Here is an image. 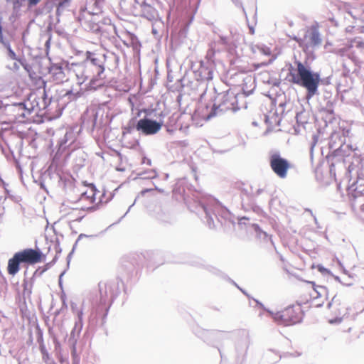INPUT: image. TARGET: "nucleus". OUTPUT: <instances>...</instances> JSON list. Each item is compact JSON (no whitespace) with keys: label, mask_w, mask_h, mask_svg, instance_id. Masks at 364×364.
Returning <instances> with one entry per match:
<instances>
[{"label":"nucleus","mask_w":364,"mask_h":364,"mask_svg":"<svg viewBox=\"0 0 364 364\" xmlns=\"http://www.w3.org/2000/svg\"><path fill=\"white\" fill-rule=\"evenodd\" d=\"M261 191H261L260 189H259V190L257 191L258 193H261Z\"/></svg>","instance_id":"nucleus-55"},{"label":"nucleus","mask_w":364,"mask_h":364,"mask_svg":"<svg viewBox=\"0 0 364 364\" xmlns=\"http://www.w3.org/2000/svg\"><path fill=\"white\" fill-rule=\"evenodd\" d=\"M148 191H149V189H146L143 192H148Z\"/></svg>","instance_id":"nucleus-52"},{"label":"nucleus","mask_w":364,"mask_h":364,"mask_svg":"<svg viewBox=\"0 0 364 364\" xmlns=\"http://www.w3.org/2000/svg\"><path fill=\"white\" fill-rule=\"evenodd\" d=\"M89 84L87 85L88 90H96L97 88L102 87L104 84V77L102 75H97L96 73H92Z\"/></svg>","instance_id":"nucleus-18"},{"label":"nucleus","mask_w":364,"mask_h":364,"mask_svg":"<svg viewBox=\"0 0 364 364\" xmlns=\"http://www.w3.org/2000/svg\"><path fill=\"white\" fill-rule=\"evenodd\" d=\"M357 46L364 53V42H358Z\"/></svg>","instance_id":"nucleus-41"},{"label":"nucleus","mask_w":364,"mask_h":364,"mask_svg":"<svg viewBox=\"0 0 364 364\" xmlns=\"http://www.w3.org/2000/svg\"><path fill=\"white\" fill-rule=\"evenodd\" d=\"M269 166L272 171L280 178H285L288 170L291 167L289 161L280 155L279 152L272 153L269 158Z\"/></svg>","instance_id":"nucleus-6"},{"label":"nucleus","mask_w":364,"mask_h":364,"mask_svg":"<svg viewBox=\"0 0 364 364\" xmlns=\"http://www.w3.org/2000/svg\"><path fill=\"white\" fill-rule=\"evenodd\" d=\"M254 82L255 80L250 76L245 78L244 84L242 85V91L245 96H249L252 93L254 89L255 88Z\"/></svg>","instance_id":"nucleus-21"},{"label":"nucleus","mask_w":364,"mask_h":364,"mask_svg":"<svg viewBox=\"0 0 364 364\" xmlns=\"http://www.w3.org/2000/svg\"><path fill=\"white\" fill-rule=\"evenodd\" d=\"M338 321L341 322V318H338Z\"/></svg>","instance_id":"nucleus-60"},{"label":"nucleus","mask_w":364,"mask_h":364,"mask_svg":"<svg viewBox=\"0 0 364 364\" xmlns=\"http://www.w3.org/2000/svg\"><path fill=\"white\" fill-rule=\"evenodd\" d=\"M82 311L77 312V321H75V326L70 333L68 343L70 346H75L82 328Z\"/></svg>","instance_id":"nucleus-13"},{"label":"nucleus","mask_w":364,"mask_h":364,"mask_svg":"<svg viewBox=\"0 0 364 364\" xmlns=\"http://www.w3.org/2000/svg\"><path fill=\"white\" fill-rule=\"evenodd\" d=\"M315 144H312L311 145V150L312 151V149H314V146Z\"/></svg>","instance_id":"nucleus-51"},{"label":"nucleus","mask_w":364,"mask_h":364,"mask_svg":"<svg viewBox=\"0 0 364 364\" xmlns=\"http://www.w3.org/2000/svg\"><path fill=\"white\" fill-rule=\"evenodd\" d=\"M6 49L8 51V56L12 59V60H17V56L15 52L12 50L11 48L10 43L8 41L3 40V42H0Z\"/></svg>","instance_id":"nucleus-27"},{"label":"nucleus","mask_w":364,"mask_h":364,"mask_svg":"<svg viewBox=\"0 0 364 364\" xmlns=\"http://www.w3.org/2000/svg\"><path fill=\"white\" fill-rule=\"evenodd\" d=\"M200 206L205 214L208 225L210 228H215L213 216L216 217V213L222 208L220 203L215 198H210L206 202L201 203Z\"/></svg>","instance_id":"nucleus-8"},{"label":"nucleus","mask_w":364,"mask_h":364,"mask_svg":"<svg viewBox=\"0 0 364 364\" xmlns=\"http://www.w3.org/2000/svg\"><path fill=\"white\" fill-rule=\"evenodd\" d=\"M50 73L56 83H61L66 80L63 68L60 65H53L50 69Z\"/></svg>","instance_id":"nucleus-17"},{"label":"nucleus","mask_w":364,"mask_h":364,"mask_svg":"<svg viewBox=\"0 0 364 364\" xmlns=\"http://www.w3.org/2000/svg\"><path fill=\"white\" fill-rule=\"evenodd\" d=\"M268 312L277 323L284 326H291L301 320V309L299 305L288 306L280 312L273 313L270 311Z\"/></svg>","instance_id":"nucleus-4"},{"label":"nucleus","mask_w":364,"mask_h":364,"mask_svg":"<svg viewBox=\"0 0 364 364\" xmlns=\"http://www.w3.org/2000/svg\"><path fill=\"white\" fill-rule=\"evenodd\" d=\"M85 195H86V193H84L82 194V196H84Z\"/></svg>","instance_id":"nucleus-57"},{"label":"nucleus","mask_w":364,"mask_h":364,"mask_svg":"<svg viewBox=\"0 0 364 364\" xmlns=\"http://www.w3.org/2000/svg\"><path fill=\"white\" fill-rule=\"evenodd\" d=\"M141 16L149 21L156 20L159 15L158 11L150 4L142 1L140 4Z\"/></svg>","instance_id":"nucleus-16"},{"label":"nucleus","mask_w":364,"mask_h":364,"mask_svg":"<svg viewBox=\"0 0 364 364\" xmlns=\"http://www.w3.org/2000/svg\"><path fill=\"white\" fill-rule=\"evenodd\" d=\"M152 33L154 34H156L157 33V31H156V30L154 28H152Z\"/></svg>","instance_id":"nucleus-48"},{"label":"nucleus","mask_w":364,"mask_h":364,"mask_svg":"<svg viewBox=\"0 0 364 364\" xmlns=\"http://www.w3.org/2000/svg\"><path fill=\"white\" fill-rule=\"evenodd\" d=\"M255 48L265 55H269L271 54V49L264 45H257L255 46Z\"/></svg>","instance_id":"nucleus-31"},{"label":"nucleus","mask_w":364,"mask_h":364,"mask_svg":"<svg viewBox=\"0 0 364 364\" xmlns=\"http://www.w3.org/2000/svg\"><path fill=\"white\" fill-rule=\"evenodd\" d=\"M346 285L350 286L351 285V283L346 284Z\"/></svg>","instance_id":"nucleus-59"},{"label":"nucleus","mask_w":364,"mask_h":364,"mask_svg":"<svg viewBox=\"0 0 364 364\" xmlns=\"http://www.w3.org/2000/svg\"><path fill=\"white\" fill-rule=\"evenodd\" d=\"M41 0H28L29 6L36 5Z\"/></svg>","instance_id":"nucleus-38"},{"label":"nucleus","mask_w":364,"mask_h":364,"mask_svg":"<svg viewBox=\"0 0 364 364\" xmlns=\"http://www.w3.org/2000/svg\"><path fill=\"white\" fill-rule=\"evenodd\" d=\"M14 65L18 68V66L16 65V63H14Z\"/></svg>","instance_id":"nucleus-56"},{"label":"nucleus","mask_w":364,"mask_h":364,"mask_svg":"<svg viewBox=\"0 0 364 364\" xmlns=\"http://www.w3.org/2000/svg\"><path fill=\"white\" fill-rule=\"evenodd\" d=\"M350 296L349 294L344 291H340L336 294L331 301L327 304L328 309H332L336 313L343 316L349 314L350 308L349 301Z\"/></svg>","instance_id":"nucleus-5"},{"label":"nucleus","mask_w":364,"mask_h":364,"mask_svg":"<svg viewBox=\"0 0 364 364\" xmlns=\"http://www.w3.org/2000/svg\"><path fill=\"white\" fill-rule=\"evenodd\" d=\"M253 228H254V230L257 232H262V234H264V236L267 235V233L265 232H263L260 230V228L259 227L258 225L257 224H254L253 225Z\"/></svg>","instance_id":"nucleus-36"},{"label":"nucleus","mask_w":364,"mask_h":364,"mask_svg":"<svg viewBox=\"0 0 364 364\" xmlns=\"http://www.w3.org/2000/svg\"><path fill=\"white\" fill-rule=\"evenodd\" d=\"M70 144L73 141V133L72 132H67L63 137L58 141L59 150L64 151L68 146V143Z\"/></svg>","instance_id":"nucleus-22"},{"label":"nucleus","mask_w":364,"mask_h":364,"mask_svg":"<svg viewBox=\"0 0 364 364\" xmlns=\"http://www.w3.org/2000/svg\"><path fill=\"white\" fill-rule=\"evenodd\" d=\"M103 1H104V0H95V2H94L95 8L93 9V10L92 11V14H98L99 13L101 12Z\"/></svg>","instance_id":"nucleus-30"},{"label":"nucleus","mask_w":364,"mask_h":364,"mask_svg":"<svg viewBox=\"0 0 364 364\" xmlns=\"http://www.w3.org/2000/svg\"><path fill=\"white\" fill-rule=\"evenodd\" d=\"M50 265V263L46 264L47 268Z\"/></svg>","instance_id":"nucleus-54"},{"label":"nucleus","mask_w":364,"mask_h":364,"mask_svg":"<svg viewBox=\"0 0 364 364\" xmlns=\"http://www.w3.org/2000/svg\"><path fill=\"white\" fill-rule=\"evenodd\" d=\"M54 343L55 344V346L59 345V342L58 341V340L56 338L54 339Z\"/></svg>","instance_id":"nucleus-47"},{"label":"nucleus","mask_w":364,"mask_h":364,"mask_svg":"<svg viewBox=\"0 0 364 364\" xmlns=\"http://www.w3.org/2000/svg\"><path fill=\"white\" fill-rule=\"evenodd\" d=\"M309 46L315 48L321 44L322 39L317 27L312 26L305 36Z\"/></svg>","instance_id":"nucleus-14"},{"label":"nucleus","mask_w":364,"mask_h":364,"mask_svg":"<svg viewBox=\"0 0 364 364\" xmlns=\"http://www.w3.org/2000/svg\"><path fill=\"white\" fill-rule=\"evenodd\" d=\"M239 335L242 338L240 344L244 348V349L246 350L250 344L249 333L246 330H242L239 332Z\"/></svg>","instance_id":"nucleus-25"},{"label":"nucleus","mask_w":364,"mask_h":364,"mask_svg":"<svg viewBox=\"0 0 364 364\" xmlns=\"http://www.w3.org/2000/svg\"><path fill=\"white\" fill-rule=\"evenodd\" d=\"M94 209H95V208H94V207H90V208H88V210H93Z\"/></svg>","instance_id":"nucleus-50"},{"label":"nucleus","mask_w":364,"mask_h":364,"mask_svg":"<svg viewBox=\"0 0 364 364\" xmlns=\"http://www.w3.org/2000/svg\"><path fill=\"white\" fill-rule=\"evenodd\" d=\"M157 176L156 172L154 169L142 171L137 173V178L141 179H153Z\"/></svg>","instance_id":"nucleus-24"},{"label":"nucleus","mask_w":364,"mask_h":364,"mask_svg":"<svg viewBox=\"0 0 364 364\" xmlns=\"http://www.w3.org/2000/svg\"><path fill=\"white\" fill-rule=\"evenodd\" d=\"M72 346V355L75 358L76 356V348L75 346Z\"/></svg>","instance_id":"nucleus-42"},{"label":"nucleus","mask_w":364,"mask_h":364,"mask_svg":"<svg viewBox=\"0 0 364 364\" xmlns=\"http://www.w3.org/2000/svg\"><path fill=\"white\" fill-rule=\"evenodd\" d=\"M9 111L13 112L16 119L26 118L33 109V106L28 107L25 102L14 103L9 106Z\"/></svg>","instance_id":"nucleus-12"},{"label":"nucleus","mask_w":364,"mask_h":364,"mask_svg":"<svg viewBox=\"0 0 364 364\" xmlns=\"http://www.w3.org/2000/svg\"><path fill=\"white\" fill-rule=\"evenodd\" d=\"M16 254L21 263L28 264L40 262L42 260V257H45L39 249L28 248L16 252Z\"/></svg>","instance_id":"nucleus-11"},{"label":"nucleus","mask_w":364,"mask_h":364,"mask_svg":"<svg viewBox=\"0 0 364 364\" xmlns=\"http://www.w3.org/2000/svg\"><path fill=\"white\" fill-rule=\"evenodd\" d=\"M98 287L100 302L105 303L107 299V285L106 283L100 282Z\"/></svg>","instance_id":"nucleus-23"},{"label":"nucleus","mask_w":364,"mask_h":364,"mask_svg":"<svg viewBox=\"0 0 364 364\" xmlns=\"http://www.w3.org/2000/svg\"><path fill=\"white\" fill-rule=\"evenodd\" d=\"M363 183L364 179L358 174L355 184H353L350 188L349 198L350 204L352 208L355 212H357L358 207L364 203V195L362 194L361 190H358V185L362 186Z\"/></svg>","instance_id":"nucleus-9"},{"label":"nucleus","mask_w":364,"mask_h":364,"mask_svg":"<svg viewBox=\"0 0 364 364\" xmlns=\"http://www.w3.org/2000/svg\"><path fill=\"white\" fill-rule=\"evenodd\" d=\"M296 68L291 65L289 68V81L298 85L306 90V98H312L318 95V85L321 76L318 73L313 72L310 68L305 66L301 62L296 61Z\"/></svg>","instance_id":"nucleus-1"},{"label":"nucleus","mask_w":364,"mask_h":364,"mask_svg":"<svg viewBox=\"0 0 364 364\" xmlns=\"http://www.w3.org/2000/svg\"><path fill=\"white\" fill-rule=\"evenodd\" d=\"M69 1L70 0H64L62 2H60L59 5H58V7H63V6H67L69 4Z\"/></svg>","instance_id":"nucleus-39"},{"label":"nucleus","mask_w":364,"mask_h":364,"mask_svg":"<svg viewBox=\"0 0 364 364\" xmlns=\"http://www.w3.org/2000/svg\"><path fill=\"white\" fill-rule=\"evenodd\" d=\"M105 55H99L87 51L86 53V58L83 63L85 70L80 77L77 75L78 79H82V82H79L78 84L81 85L88 80L91 77V72L96 73L97 75H102L105 72Z\"/></svg>","instance_id":"nucleus-3"},{"label":"nucleus","mask_w":364,"mask_h":364,"mask_svg":"<svg viewBox=\"0 0 364 364\" xmlns=\"http://www.w3.org/2000/svg\"><path fill=\"white\" fill-rule=\"evenodd\" d=\"M142 163H143V164H147V165H149V166H151V159H149L144 158V159H143V161H142Z\"/></svg>","instance_id":"nucleus-40"},{"label":"nucleus","mask_w":364,"mask_h":364,"mask_svg":"<svg viewBox=\"0 0 364 364\" xmlns=\"http://www.w3.org/2000/svg\"><path fill=\"white\" fill-rule=\"evenodd\" d=\"M309 283L313 285L314 293H311V295L314 299H318L322 297L328 299V290L326 287L316 285L314 282H309Z\"/></svg>","instance_id":"nucleus-20"},{"label":"nucleus","mask_w":364,"mask_h":364,"mask_svg":"<svg viewBox=\"0 0 364 364\" xmlns=\"http://www.w3.org/2000/svg\"><path fill=\"white\" fill-rule=\"evenodd\" d=\"M208 333H209L210 336H212L216 338H220L223 335H228V333H223V332L218 331V330L208 331Z\"/></svg>","instance_id":"nucleus-32"},{"label":"nucleus","mask_w":364,"mask_h":364,"mask_svg":"<svg viewBox=\"0 0 364 364\" xmlns=\"http://www.w3.org/2000/svg\"><path fill=\"white\" fill-rule=\"evenodd\" d=\"M357 211H360L362 213H364V203H362L361 205L358 207Z\"/></svg>","instance_id":"nucleus-43"},{"label":"nucleus","mask_w":364,"mask_h":364,"mask_svg":"<svg viewBox=\"0 0 364 364\" xmlns=\"http://www.w3.org/2000/svg\"><path fill=\"white\" fill-rule=\"evenodd\" d=\"M65 274V272H62V273L60 274V277H59V284H60V285L61 284V278H62V277L63 276V274Z\"/></svg>","instance_id":"nucleus-45"},{"label":"nucleus","mask_w":364,"mask_h":364,"mask_svg":"<svg viewBox=\"0 0 364 364\" xmlns=\"http://www.w3.org/2000/svg\"><path fill=\"white\" fill-rule=\"evenodd\" d=\"M104 110L101 107H91L82 115L83 124L92 130L100 128L103 124Z\"/></svg>","instance_id":"nucleus-7"},{"label":"nucleus","mask_w":364,"mask_h":364,"mask_svg":"<svg viewBox=\"0 0 364 364\" xmlns=\"http://www.w3.org/2000/svg\"><path fill=\"white\" fill-rule=\"evenodd\" d=\"M255 301L257 302V304L259 306H260L261 307L264 308L263 304H262V303L259 302L257 300H255Z\"/></svg>","instance_id":"nucleus-46"},{"label":"nucleus","mask_w":364,"mask_h":364,"mask_svg":"<svg viewBox=\"0 0 364 364\" xmlns=\"http://www.w3.org/2000/svg\"><path fill=\"white\" fill-rule=\"evenodd\" d=\"M213 32L218 36L219 39L215 40L213 42L217 43V48H220L221 51L230 48L232 46V31L229 36H224L220 33L219 29H214Z\"/></svg>","instance_id":"nucleus-15"},{"label":"nucleus","mask_w":364,"mask_h":364,"mask_svg":"<svg viewBox=\"0 0 364 364\" xmlns=\"http://www.w3.org/2000/svg\"><path fill=\"white\" fill-rule=\"evenodd\" d=\"M43 105L42 107L43 109H46L47 107V106L48 105H50L51 102V99L47 97L46 92L45 90H43Z\"/></svg>","instance_id":"nucleus-33"},{"label":"nucleus","mask_w":364,"mask_h":364,"mask_svg":"<svg viewBox=\"0 0 364 364\" xmlns=\"http://www.w3.org/2000/svg\"><path fill=\"white\" fill-rule=\"evenodd\" d=\"M82 95L81 91L74 92L73 90H68L65 95V96L68 97V98L70 101L76 100L79 97H80Z\"/></svg>","instance_id":"nucleus-29"},{"label":"nucleus","mask_w":364,"mask_h":364,"mask_svg":"<svg viewBox=\"0 0 364 364\" xmlns=\"http://www.w3.org/2000/svg\"><path fill=\"white\" fill-rule=\"evenodd\" d=\"M246 218H242L240 220L242 221V220H245Z\"/></svg>","instance_id":"nucleus-58"},{"label":"nucleus","mask_w":364,"mask_h":364,"mask_svg":"<svg viewBox=\"0 0 364 364\" xmlns=\"http://www.w3.org/2000/svg\"><path fill=\"white\" fill-rule=\"evenodd\" d=\"M40 350L42 354V359L46 364H55L54 361L50 358V354L43 345L40 346Z\"/></svg>","instance_id":"nucleus-26"},{"label":"nucleus","mask_w":364,"mask_h":364,"mask_svg":"<svg viewBox=\"0 0 364 364\" xmlns=\"http://www.w3.org/2000/svg\"><path fill=\"white\" fill-rule=\"evenodd\" d=\"M318 270L321 273L329 272V271L322 265H318Z\"/></svg>","instance_id":"nucleus-37"},{"label":"nucleus","mask_w":364,"mask_h":364,"mask_svg":"<svg viewBox=\"0 0 364 364\" xmlns=\"http://www.w3.org/2000/svg\"><path fill=\"white\" fill-rule=\"evenodd\" d=\"M326 110L330 114H333V104L331 102H328L326 105Z\"/></svg>","instance_id":"nucleus-35"},{"label":"nucleus","mask_w":364,"mask_h":364,"mask_svg":"<svg viewBox=\"0 0 364 364\" xmlns=\"http://www.w3.org/2000/svg\"><path fill=\"white\" fill-rule=\"evenodd\" d=\"M162 122L144 117L140 119L136 125V129L145 135H152L157 133L161 128Z\"/></svg>","instance_id":"nucleus-10"},{"label":"nucleus","mask_w":364,"mask_h":364,"mask_svg":"<svg viewBox=\"0 0 364 364\" xmlns=\"http://www.w3.org/2000/svg\"><path fill=\"white\" fill-rule=\"evenodd\" d=\"M90 237V235H85V234H80V235L78 236V237H77V240L75 241V244H74V245H73L72 252L74 251V250H75V247L77 246V245L78 242H79L82 238H84V237Z\"/></svg>","instance_id":"nucleus-34"},{"label":"nucleus","mask_w":364,"mask_h":364,"mask_svg":"<svg viewBox=\"0 0 364 364\" xmlns=\"http://www.w3.org/2000/svg\"><path fill=\"white\" fill-rule=\"evenodd\" d=\"M220 51H221V49L220 48H217V43L216 42H213L210 44V48H209V50L207 52V58L209 60H212V58H213L215 53L216 52H220Z\"/></svg>","instance_id":"nucleus-28"},{"label":"nucleus","mask_w":364,"mask_h":364,"mask_svg":"<svg viewBox=\"0 0 364 364\" xmlns=\"http://www.w3.org/2000/svg\"><path fill=\"white\" fill-rule=\"evenodd\" d=\"M21 261L15 253L14 256L9 259L7 271L10 275L14 276L19 271V266L21 264Z\"/></svg>","instance_id":"nucleus-19"},{"label":"nucleus","mask_w":364,"mask_h":364,"mask_svg":"<svg viewBox=\"0 0 364 364\" xmlns=\"http://www.w3.org/2000/svg\"><path fill=\"white\" fill-rule=\"evenodd\" d=\"M240 97L230 90L218 93L215 97L211 105H206L205 106L201 112L200 117L205 120H209L228 111L236 112L240 109L238 98Z\"/></svg>","instance_id":"nucleus-2"},{"label":"nucleus","mask_w":364,"mask_h":364,"mask_svg":"<svg viewBox=\"0 0 364 364\" xmlns=\"http://www.w3.org/2000/svg\"><path fill=\"white\" fill-rule=\"evenodd\" d=\"M232 1L236 5L242 7V3L239 0H232Z\"/></svg>","instance_id":"nucleus-44"},{"label":"nucleus","mask_w":364,"mask_h":364,"mask_svg":"<svg viewBox=\"0 0 364 364\" xmlns=\"http://www.w3.org/2000/svg\"><path fill=\"white\" fill-rule=\"evenodd\" d=\"M132 129H133V128H132V127H129V128H127V129H127V132H131V131H132Z\"/></svg>","instance_id":"nucleus-49"},{"label":"nucleus","mask_w":364,"mask_h":364,"mask_svg":"<svg viewBox=\"0 0 364 364\" xmlns=\"http://www.w3.org/2000/svg\"><path fill=\"white\" fill-rule=\"evenodd\" d=\"M134 205V204H132V205H130V206L129 207L128 211L131 209V208L132 207V205Z\"/></svg>","instance_id":"nucleus-53"}]
</instances>
